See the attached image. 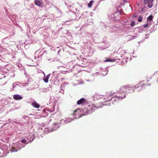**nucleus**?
<instances>
[{
	"instance_id": "obj_1",
	"label": "nucleus",
	"mask_w": 158,
	"mask_h": 158,
	"mask_svg": "<svg viewBox=\"0 0 158 158\" xmlns=\"http://www.w3.org/2000/svg\"><path fill=\"white\" fill-rule=\"evenodd\" d=\"M138 87H139L138 86L131 87L128 85H126L125 86H121L120 88V90L119 91L120 93H133L135 89ZM115 97L119 99H123L126 97V95L124 94V93H123V94H122L121 96H117Z\"/></svg>"
},
{
	"instance_id": "obj_2",
	"label": "nucleus",
	"mask_w": 158,
	"mask_h": 158,
	"mask_svg": "<svg viewBox=\"0 0 158 158\" xmlns=\"http://www.w3.org/2000/svg\"><path fill=\"white\" fill-rule=\"evenodd\" d=\"M97 109V107L94 105H89L86 108L87 111L86 114H88L92 113L94 110Z\"/></svg>"
},
{
	"instance_id": "obj_3",
	"label": "nucleus",
	"mask_w": 158,
	"mask_h": 158,
	"mask_svg": "<svg viewBox=\"0 0 158 158\" xmlns=\"http://www.w3.org/2000/svg\"><path fill=\"white\" fill-rule=\"evenodd\" d=\"M153 0H144L143 2L145 5L147 6L149 8L152 7L153 4Z\"/></svg>"
},
{
	"instance_id": "obj_4",
	"label": "nucleus",
	"mask_w": 158,
	"mask_h": 158,
	"mask_svg": "<svg viewBox=\"0 0 158 158\" xmlns=\"http://www.w3.org/2000/svg\"><path fill=\"white\" fill-rule=\"evenodd\" d=\"M60 127V125L59 123H54L52 125V130H56L58 128Z\"/></svg>"
},
{
	"instance_id": "obj_5",
	"label": "nucleus",
	"mask_w": 158,
	"mask_h": 158,
	"mask_svg": "<svg viewBox=\"0 0 158 158\" xmlns=\"http://www.w3.org/2000/svg\"><path fill=\"white\" fill-rule=\"evenodd\" d=\"M86 102V100L84 98H82L77 101V104L79 105L83 104Z\"/></svg>"
},
{
	"instance_id": "obj_6",
	"label": "nucleus",
	"mask_w": 158,
	"mask_h": 158,
	"mask_svg": "<svg viewBox=\"0 0 158 158\" xmlns=\"http://www.w3.org/2000/svg\"><path fill=\"white\" fill-rule=\"evenodd\" d=\"M22 98V97L19 95L15 94L13 95V98L15 100H20Z\"/></svg>"
},
{
	"instance_id": "obj_7",
	"label": "nucleus",
	"mask_w": 158,
	"mask_h": 158,
	"mask_svg": "<svg viewBox=\"0 0 158 158\" xmlns=\"http://www.w3.org/2000/svg\"><path fill=\"white\" fill-rule=\"evenodd\" d=\"M100 95L97 94H95L93 96L94 99V100H98L100 98Z\"/></svg>"
},
{
	"instance_id": "obj_8",
	"label": "nucleus",
	"mask_w": 158,
	"mask_h": 158,
	"mask_svg": "<svg viewBox=\"0 0 158 158\" xmlns=\"http://www.w3.org/2000/svg\"><path fill=\"white\" fill-rule=\"evenodd\" d=\"M31 105L33 107L37 109L39 108L40 106L39 104L36 102H33Z\"/></svg>"
},
{
	"instance_id": "obj_9",
	"label": "nucleus",
	"mask_w": 158,
	"mask_h": 158,
	"mask_svg": "<svg viewBox=\"0 0 158 158\" xmlns=\"http://www.w3.org/2000/svg\"><path fill=\"white\" fill-rule=\"evenodd\" d=\"M35 4V5L39 6H40L42 4L41 2L38 0H35L34 2Z\"/></svg>"
},
{
	"instance_id": "obj_10",
	"label": "nucleus",
	"mask_w": 158,
	"mask_h": 158,
	"mask_svg": "<svg viewBox=\"0 0 158 158\" xmlns=\"http://www.w3.org/2000/svg\"><path fill=\"white\" fill-rule=\"evenodd\" d=\"M153 18V16L152 15H150L147 18V20L148 21H151Z\"/></svg>"
},
{
	"instance_id": "obj_11",
	"label": "nucleus",
	"mask_w": 158,
	"mask_h": 158,
	"mask_svg": "<svg viewBox=\"0 0 158 158\" xmlns=\"http://www.w3.org/2000/svg\"><path fill=\"white\" fill-rule=\"evenodd\" d=\"M50 77V74H48L47 76L45 79H44V82L46 83H47L48 82V79Z\"/></svg>"
},
{
	"instance_id": "obj_12",
	"label": "nucleus",
	"mask_w": 158,
	"mask_h": 158,
	"mask_svg": "<svg viewBox=\"0 0 158 158\" xmlns=\"http://www.w3.org/2000/svg\"><path fill=\"white\" fill-rule=\"evenodd\" d=\"M93 2V1L91 0L88 4V6L90 8L91 7Z\"/></svg>"
},
{
	"instance_id": "obj_13",
	"label": "nucleus",
	"mask_w": 158,
	"mask_h": 158,
	"mask_svg": "<svg viewBox=\"0 0 158 158\" xmlns=\"http://www.w3.org/2000/svg\"><path fill=\"white\" fill-rule=\"evenodd\" d=\"M65 122L66 123H68L71 122V119L70 118H66L65 120Z\"/></svg>"
},
{
	"instance_id": "obj_14",
	"label": "nucleus",
	"mask_w": 158,
	"mask_h": 158,
	"mask_svg": "<svg viewBox=\"0 0 158 158\" xmlns=\"http://www.w3.org/2000/svg\"><path fill=\"white\" fill-rule=\"evenodd\" d=\"M105 62H114V60H113L110 59H108L106 60L105 61Z\"/></svg>"
},
{
	"instance_id": "obj_15",
	"label": "nucleus",
	"mask_w": 158,
	"mask_h": 158,
	"mask_svg": "<svg viewBox=\"0 0 158 158\" xmlns=\"http://www.w3.org/2000/svg\"><path fill=\"white\" fill-rule=\"evenodd\" d=\"M142 19H143L142 17L141 16H139V17L138 21L139 22H141L142 21Z\"/></svg>"
},
{
	"instance_id": "obj_16",
	"label": "nucleus",
	"mask_w": 158,
	"mask_h": 158,
	"mask_svg": "<svg viewBox=\"0 0 158 158\" xmlns=\"http://www.w3.org/2000/svg\"><path fill=\"white\" fill-rule=\"evenodd\" d=\"M11 150L12 152H16L17 151V150H16V148L15 147H13L12 149Z\"/></svg>"
},
{
	"instance_id": "obj_17",
	"label": "nucleus",
	"mask_w": 158,
	"mask_h": 158,
	"mask_svg": "<svg viewBox=\"0 0 158 158\" xmlns=\"http://www.w3.org/2000/svg\"><path fill=\"white\" fill-rule=\"evenodd\" d=\"M21 141L22 142V143H26V144H27L28 143H26V139H22L21 140Z\"/></svg>"
},
{
	"instance_id": "obj_18",
	"label": "nucleus",
	"mask_w": 158,
	"mask_h": 158,
	"mask_svg": "<svg viewBox=\"0 0 158 158\" xmlns=\"http://www.w3.org/2000/svg\"><path fill=\"white\" fill-rule=\"evenodd\" d=\"M135 24V22L134 21H132L131 23V26L132 27H133Z\"/></svg>"
},
{
	"instance_id": "obj_19",
	"label": "nucleus",
	"mask_w": 158,
	"mask_h": 158,
	"mask_svg": "<svg viewBox=\"0 0 158 158\" xmlns=\"http://www.w3.org/2000/svg\"><path fill=\"white\" fill-rule=\"evenodd\" d=\"M77 110H75L74 112V113L73 114V116H74L75 115H76L77 114Z\"/></svg>"
},
{
	"instance_id": "obj_20",
	"label": "nucleus",
	"mask_w": 158,
	"mask_h": 158,
	"mask_svg": "<svg viewBox=\"0 0 158 158\" xmlns=\"http://www.w3.org/2000/svg\"><path fill=\"white\" fill-rule=\"evenodd\" d=\"M148 26V23L145 24L143 26L144 27H147Z\"/></svg>"
},
{
	"instance_id": "obj_21",
	"label": "nucleus",
	"mask_w": 158,
	"mask_h": 158,
	"mask_svg": "<svg viewBox=\"0 0 158 158\" xmlns=\"http://www.w3.org/2000/svg\"><path fill=\"white\" fill-rule=\"evenodd\" d=\"M110 95L112 96H113V94L112 93L110 94Z\"/></svg>"
},
{
	"instance_id": "obj_22",
	"label": "nucleus",
	"mask_w": 158,
	"mask_h": 158,
	"mask_svg": "<svg viewBox=\"0 0 158 158\" xmlns=\"http://www.w3.org/2000/svg\"><path fill=\"white\" fill-rule=\"evenodd\" d=\"M111 98H112L111 99H108L107 100L108 101H110V100H111Z\"/></svg>"
}]
</instances>
